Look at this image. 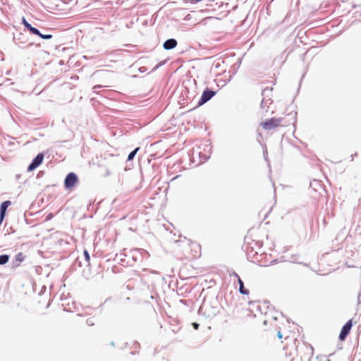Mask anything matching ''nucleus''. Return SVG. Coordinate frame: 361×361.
Listing matches in <instances>:
<instances>
[{"label": "nucleus", "instance_id": "nucleus-1", "mask_svg": "<svg viewBox=\"0 0 361 361\" xmlns=\"http://www.w3.org/2000/svg\"><path fill=\"white\" fill-rule=\"evenodd\" d=\"M188 257L191 259H197L202 255L201 245L196 242H190L188 243V249L187 250Z\"/></svg>", "mask_w": 361, "mask_h": 361}, {"label": "nucleus", "instance_id": "nucleus-2", "mask_svg": "<svg viewBox=\"0 0 361 361\" xmlns=\"http://www.w3.org/2000/svg\"><path fill=\"white\" fill-rule=\"evenodd\" d=\"M281 118H271L261 123V126L264 130H269L274 129L281 125Z\"/></svg>", "mask_w": 361, "mask_h": 361}, {"label": "nucleus", "instance_id": "nucleus-3", "mask_svg": "<svg viewBox=\"0 0 361 361\" xmlns=\"http://www.w3.org/2000/svg\"><path fill=\"white\" fill-rule=\"evenodd\" d=\"M22 23L24 25V26L28 29V30L34 35H36L44 39H49L52 38L51 35H43L35 27H33L30 23L27 22L25 18H23Z\"/></svg>", "mask_w": 361, "mask_h": 361}, {"label": "nucleus", "instance_id": "nucleus-4", "mask_svg": "<svg viewBox=\"0 0 361 361\" xmlns=\"http://www.w3.org/2000/svg\"><path fill=\"white\" fill-rule=\"evenodd\" d=\"M78 182V176L75 173H69L64 180V186L66 189H72Z\"/></svg>", "mask_w": 361, "mask_h": 361}, {"label": "nucleus", "instance_id": "nucleus-5", "mask_svg": "<svg viewBox=\"0 0 361 361\" xmlns=\"http://www.w3.org/2000/svg\"><path fill=\"white\" fill-rule=\"evenodd\" d=\"M353 326V320L349 319L342 327L339 334V339L341 341H345L347 336L349 334L351 328Z\"/></svg>", "mask_w": 361, "mask_h": 361}, {"label": "nucleus", "instance_id": "nucleus-6", "mask_svg": "<svg viewBox=\"0 0 361 361\" xmlns=\"http://www.w3.org/2000/svg\"><path fill=\"white\" fill-rule=\"evenodd\" d=\"M44 154L42 153H39L37 155V157L33 159L32 163L27 167L28 171H32L35 170L37 167H38L43 161Z\"/></svg>", "mask_w": 361, "mask_h": 361}, {"label": "nucleus", "instance_id": "nucleus-7", "mask_svg": "<svg viewBox=\"0 0 361 361\" xmlns=\"http://www.w3.org/2000/svg\"><path fill=\"white\" fill-rule=\"evenodd\" d=\"M215 94V92L212 90H204L202 94L201 99L198 102V105H202L209 101L214 95Z\"/></svg>", "mask_w": 361, "mask_h": 361}, {"label": "nucleus", "instance_id": "nucleus-8", "mask_svg": "<svg viewBox=\"0 0 361 361\" xmlns=\"http://www.w3.org/2000/svg\"><path fill=\"white\" fill-rule=\"evenodd\" d=\"M177 41L174 39H169L165 41L163 47L165 49L169 50L175 48L177 46Z\"/></svg>", "mask_w": 361, "mask_h": 361}, {"label": "nucleus", "instance_id": "nucleus-9", "mask_svg": "<svg viewBox=\"0 0 361 361\" xmlns=\"http://www.w3.org/2000/svg\"><path fill=\"white\" fill-rule=\"evenodd\" d=\"M11 204L10 201H4L0 207V221H1L5 216V214L8 207Z\"/></svg>", "mask_w": 361, "mask_h": 361}, {"label": "nucleus", "instance_id": "nucleus-10", "mask_svg": "<svg viewBox=\"0 0 361 361\" xmlns=\"http://www.w3.org/2000/svg\"><path fill=\"white\" fill-rule=\"evenodd\" d=\"M234 275L238 279V282L239 286H240L239 287L240 293L243 295L249 294V290L245 288L242 279L240 278V276H238V274L236 273H234Z\"/></svg>", "mask_w": 361, "mask_h": 361}, {"label": "nucleus", "instance_id": "nucleus-11", "mask_svg": "<svg viewBox=\"0 0 361 361\" xmlns=\"http://www.w3.org/2000/svg\"><path fill=\"white\" fill-rule=\"evenodd\" d=\"M259 303L257 302H249V311H250L251 312H253V310L254 309H257V308H259Z\"/></svg>", "mask_w": 361, "mask_h": 361}, {"label": "nucleus", "instance_id": "nucleus-12", "mask_svg": "<svg viewBox=\"0 0 361 361\" xmlns=\"http://www.w3.org/2000/svg\"><path fill=\"white\" fill-rule=\"evenodd\" d=\"M9 256L7 255H0V264H5L8 262Z\"/></svg>", "mask_w": 361, "mask_h": 361}, {"label": "nucleus", "instance_id": "nucleus-13", "mask_svg": "<svg viewBox=\"0 0 361 361\" xmlns=\"http://www.w3.org/2000/svg\"><path fill=\"white\" fill-rule=\"evenodd\" d=\"M15 259H16V261L20 264V262H22L24 260L25 256L22 252H19L16 255Z\"/></svg>", "mask_w": 361, "mask_h": 361}, {"label": "nucleus", "instance_id": "nucleus-14", "mask_svg": "<svg viewBox=\"0 0 361 361\" xmlns=\"http://www.w3.org/2000/svg\"><path fill=\"white\" fill-rule=\"evenodd\" d=\"M140 149V147H137L136 149H135L133 152H131L129 154H128V161H131L133 159L134 157L135 156L136 153L137 152V151Z\"/></svg>", "mask_w": 361, "mask_h": 361}, {"label": "nucleus", "instance_id": "nucleus-15", "mask_svg": "<svg viewBox=\"0 0 361 361\" xmlns=\"http://www.w3.org/2000/svg\"><path fill=\"white\" fill-rule=\"evenodd\" d=\"M84 256H85V260L86 262L90 264V255H89V252H87V250H84Z\"/></svg>", "mask_w": 361, "mask_h": 361}, {"label": "nucleus", "instance_id": "nucleus-16", "mask_svg": "<svg viewBox=\"0 0 361 361\" xmlns=\"http://www.w3.org/2000/svg\"><path fill=\"white\" fill-rule=\"evenodd\" d=\"M86 323L88 326H94V322L92 319L90 318L86 320Z\"/></svg>", "mask_w": 361, "mask_h": 361}, {"label": "nucleus", "instance_id": "nucleus-17", "mask_svg": "<svg viewBox=\"0 0 361 361\" xmlns=\"http://www.w3.org/2000/svg\"><path fill=\"white\" fill-rule=\"evenodd\" d=\"M185 3H190L192 4L200 2L201 0H183Z\"/></svg>", "mask_w": 361, "mask_h": 361}, {"label": "nucleus", "instance_id": "nucleus-18", "mask_svg": "<svg viewBox=\"0 0 361 361\" xmlns=\"http://www.w3.org/2000/svg\"><path fill=\"white\" fill-rule=\"evenodd\" d=\"M192 326H193V328H194L195 329H196V330H197V329H198V328H199V324H197V323H196V322H193V323L192 324Z\"/></svg>", "mask_w": 361, "mask_h": 361}, {"label": "nucleus", "instance_id": "nucleus-19", "mask_svg": "<svg viewBox=\"0 0 361 361\" xmlns=\"http://www.w3.org/2000/svg\"><path fill=\"white\" fill-rule=\"evenodd\" d=\"M53 218V214L51 213L49 214L46 218L47 221H49L51 219Z\"/></svg>", "mask_w": 361, "mask_h": 361}, {"label": "nucleus", "instance_id": "nucleus-20", "mask_svg": "<svg viewBox=\"0 0 361 361\" xmlns=\"http://www.w3.org/2000/svg\"><path fill=\"white\" fill-rule=\"evenodd\" d=\"M277 335H278V337H279L280 339H281V338H282V334H281V333L280 331H279V332H278V334H277Z\"/></svg>", "mask_w": 361, "mask_h": 361}]
</instances>
